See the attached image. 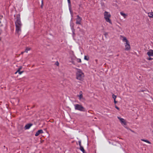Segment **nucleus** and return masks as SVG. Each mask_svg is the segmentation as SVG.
Segmentation results:
<instances>
[{"label": "nucleus", "mask_w": 153, "mask_h": 153, "mask_svg": "<svg viewBox=\"0 0 153 153\" xmlns=\"http://www.w3.org/2000/svg\"><path fill=\"white\" fill-rule=\"evenodd\" d=\"M120 39L124 43L125 50L127 51H130L131 49L130 43L126 38L124 36H120Z\"/></svg>", "instance_id": "1"}, {"label": "nucleus", "mask_w": 153, "mask_h": 153, "mask_svg": "<svg viewBox=\"0 0 153 153\" xmlns=\"http://www.w3.org/2000/svg\"><path fill=\"white\" fill-rule=\"evenodd\" d=\"M16 27V32L18 34H19L20 32L21 31V27L22 24L20 21V17H18L16 20L15 22Z\"/></svg>", "instance_id": "2"}, {"label": "nucleus", "mask_w": 153, "mask_h": 153, "mask_svg": "<svg viewBox=\"0 0 153 153\" xmlns=\"http://www.w3.org/2000/svg\"><path fill=\"white\" fill-rule=\"evenodd\" d=\"M77 70L76 73V78L78 80L82 81L85 76L84 74L80 69H77Z\"/></svg>", "instance_id": "3"}, {"label": "nucleus", "mask_w": 153, "mask_h": 153, "mask_svg": "<svg viewBox=\"0 0 153 153\" xmlns=\"http://www.w3.org/2000/svg\"><path fill=\"white\" fill-rule=\"evenodd\" d=\"M104 18L106 21L108 22L110 24H112V22L110 18L111 17V15L107 11H105L104 13Z\"/></svg>", "instance_id": "4"}, {"label": "nucleus", "mask_w": 153, "mask_h": 153, "mask_svg": "<svg viewBox=\"0 0 153 153\" xmlns=\"http://www.w3.org/2000/svg\"><path fill=\"white\" fill-rule=\"evenodd\" d=\"M74 106L75 109L76 110L82 111H85V108L81 105L76 104L74 105Z\"/></svg>", "instance_id": "5"}, {"label": "nucleus", "mask_w": 153, "mask_h": 153, "mask_svg": "<svg viewBox=\"0 0 153 153\" xmlns=\"http://www.w3.org/2000/svg\"><path fill=\"white\" fill-rule=\"evenodd\" d=\"M79 100L80 101H84L85 100V98L84 97L83 95V93L82 91H80L79 95H77Z\"/></svg>", "instance_id": "6"}, {"label": "nucleus", "mask_w": 153, "mask_h": 153, "mask_svg": "<svg viewBox=\"0 0 153 153\" xmlns=\"http://www.w3.org/2000/svg\"><path fill=\"white\" fill-rule=\"evenodd\" d=\"M76 17L77 18L76 19V24L80 25L81 24L82 19L78 15H77Z\"/></svg>", "instance_id": "7"}, {"label": "nucleus", "mask_w": 153, "mask_h": 153, "mask_svg": "<svg viewBox=\"0 0 153 153\" xmlns=\"http://www.w3.org/2000/svg\"><path fill=\"white\" fill-rule=\"evenodd\" d=\"M117 118L119 119L122 125H126V122L124 119L121 118L119 117H117Z\"/></svg>", "instance_id": "8"}, {"label": "nucleus", "mask_w": 153, "mask_h": 153, "mask_svg": "<svg viewBox=\"0 0 153 153\" xmlns=\"http://www.w3.org/2000/svg\"><path fill=\"white\" fill-rule=\"evenodd\" d=\"M147 54L149 56H153V50H150L147 52Z\"/></svg>", "instance_id": "9"}, {"label": "nucleus", "mask_w": 153, "mask_h": 153, "mask_svg": "<svg viewBox=\"0 0 153 153\" xmlns=\"http://www.w3.org/2000/svg\"><path fill=\"white\" fill-rule=\"evenodd\" d=\"M43 133V130L42 129H40L35 134V136H38L40 134H42Z\"/></svg>", "instance_id": "10"}, {"label": "nucleus", "mask_w": 153, "mask_h": 153, "mask_svg": "<svg viewBox=\"0 0 153 153\" xmlns=\"http://www.w3.org/2000/svg\"><path fill=\"white\" fill-rule=\"evenodd\" d=\"M22 68V67L21 66L20 67L17 71L15 73V74H16L17 73H18L20 75L23 72V71H22L21 72H19V70H21Z\"/></svg>", "instance_id": "11"}, {"label": "nucleus", "mask_w": 153, "mask_h": 153, "mask_svg": "<svg viewBox=\"0 0 153 153\" xmlns=\"http://www.w3.org/2000/svg\"><path fill=\"white\" fill-rule=\"evenodd\" d=\"M148 16L150 18H153V12H151L148 13Z\"/></svg>", "instance_id": "12"}, {"label": "nucleus", "mask_w": 153, "mask_h": 153, "mask_svg": "<svg viewBox=\"0 0 153 153\" xmlns=\"http://www.w3.org/2000/svg\"><path fill=\"white\" fill-rule=\"evenodd\" d=\"M32 126L31 124H28L26 125L25 126V128L26 129H28Z\"/></svg>", "instance_id": "13"}, {"label": "nucleus", "mask_w": 153, "mask_h": 153, "mask_svg": "<svg viewBox=\"0 0 153 153\" xmlns=\"http://www.w3.org/2000/svg\"><path fill=\"white\" fill-rule=\"evenodd\" d=\"M120 14L124 18H126L127 16V14L125 13L122 12H120Z\"/></svg>", "instance_id": "14"}, {"label": "nucleus", "mask_w": 153, "mask_h": 153, "mask_svg": "<svg viewBox=\"0 0 153 153\" xmlns=\"http://www.w3.org/2000/svg\"><path fill=\"white\" fill-rule=\"evenodd\" d=\"M141 140L145 142L146 143H147L149 144H151V142L149 141V140H145L144 139H141Z\"/></svg>", "instance_id": "15"}, {"label": "nucleus", "mask_w": 153, "mask_h": 153, "mask_svg": "<svg viewBox=\"0 0 153 153\" xmlns=\"http://www.w3.org/2000/svg\"><path fill=\"white\" fill-rule=\"evenodd\" d=\"M31 50V48L30 47H27L25 51V52L27 53L28 51H30Z\"/></svg>", "instance_id": "16"}, {"label": "nucleus", "mask_w": 153, "mask_h": 153, "mask_svg": "<svg viewBox=\"0 0 153 153\" xmlns=\"http://www.w3.org/2000/svg\"><path fill=\"white\" fill-rule=\"evenodd\" d=\"M80 149L81 151H82L83 152V153L85 152V150H84V148L82 146H81L80 147Z\"/></svg>", "instance_id": "17"}, {"label": "nucleus", "mask_w": 153, "mask_h": 153, "mask_svg": "<svg viewBox=\"0 0 153 153\" xmlns=\"http://www.w3.org/2000/svg\"><path fill=\"white\" fill-rule=\"evenodd\" d=\"M76 60L78 62H81V60L79 58H76Z\"/></svg>", "instance_id": "18"}, {"label": "nucleus", "mask_w": 153, "mask_h": 153, "mask_svg": "<svg viewBox=\"0 0 153 153\" xmlns=\"http://www.w3.org/2000/svg\"><path fill=\"white\" fill-rule=\"evenodd\" d=\"M112 98H113L114 100H115L117 98V96L114 95V94H113L112 95Z\"/></svg>", "instance_id": "19"}, {"label": "nucleus", "mask_w": 153, "mask_h": 153, "mask_svg": "<svg viewBox=\"0 0 153 153\" xmlns=\"http://www.w3.org/2000/svg\"><path fill=\"white\" fill-rule=\"evenodd\" d=\"M71 62L73 64L75 65V62L72 58L71 59Z\"/></svg>", "instance_id": "20"}, {"label": "nucleus", "mask_w": 153, "mask_h": 153, "mask_svg": "<svg viewBox=\"0 0 153 153\" xmlns=\"http://www.w3.org/2000/svg\"><path fill=\"white\" fill-rule=\"evenodd\" d=\"M84 59H85V60H88V59H88V58H87V56H84Z\"/></svg>", "instance_id": "21"}, {"label": "nucleus", "mask_w": 153, "mask_h": 153, "mask_svg": "<svg viewBox=\"0 0 153 153\" xmlns=\"http://www.w3.org/2000/svg\"><path fill=\"white\" fill-rule=\"evenodd\" d=\"M79 145L80 146V147H81V146H81V141H79Z\"/></svg>", "instance_id": "22"}, {"label": "nucleus", "mask_w": 153, "mask_h": 153, "mask_svg": "<svg viewBox=\"0 0 153 153\" xmlns=\"http://www.w3.org/2000/svg\"><path fill=\"white\" fill-rule=\"evenodd\" d=\"M43 1L42 0V5H41V8L42 7H43Z\"/></svg>", "instance_id": "23"}, {"label": "nucleus", "mask_w": 153, "mask_h": 153, "mask_svg": "<svg viewBox=\"0 0 153 153\" xmlns=\"http://www.w3.org/2000/svg\"><path fill=\"white\" fill-rule=\"evenodd\" d=\"M115 108H116V109H117V110H120L119 108L118 107H117V106H115Z\"/></svg>", "instance_id": "24"}, {"label": "nucleus", "mask_w": 153, "mask_h": 153, "mask_svg": "<svg viewBox=\"0 0 153 153\" xmlns=\"http://www.w3.org/2000/svg\"><path fill=\"white\" fill-rule=\"evenodd\" d=\"M68 0V3H69V4H71L70 0Z\"/></svg>", "instance_id": "25"}, {"label": "nucleus", "mask_w": 153, "mask_h": 153, "mask_svg": "<svg viewBox=\"0 0 153 153\" xmlns=\"http://www.w3.org/2000/svg\"><path fill=\"white\" fill-rule=\"evenodd\" d=\"M114 102L115 103H116L117 102L115 100H114Z\"/></svg>", "instance_id": "26"}, {"label": "nucleus", "mask_w": 153, "mask_h": 153, "mask_svg": "<svg viewBox=\"0 0 153 153\" xmlns=\"http://www.w3.org/2000/svg\"><path fill=\"white\" fill-rule=\"evenodd\" d=\"M152 59V58H148V60H151Z\"/></svg>", "instance_id": "27"}, {"label": "nucleus", "mask_w": 153, "mask_h": 153, "mask_svg": "<svg viewBox=\"0 0 153 153\" xmlns=\"http://www.w3.org/2000/svg\"><path fill=\"white\" fill-rule=\"evenodd\" d=\"M23 53H24V52H22L21 53V54H23Z\"/></svg>", "instance_id": "28"}, {"label": "nucleus", "mask_w": 153, "mask_h": 153, "mask_svg": "<svg viewBox=\"0 0 153 153\" xmlns=\"http://www.w3.org/2000/svg\"><path fill=\"white\" fill-rule=\"evenodd\" d=\"M83 153H86V152H83Z\"/></svg>", "instance_id": "29"}, {"label": "nucleus", "mask_w": 153, "mask_h": 153, "mask_svg": "<svg viewBox=\"0 0 153 153\" xmlns=\"http://www.w3.org/2000/svg\"><path fill=\"white\" fill-rule=\"evenodd\" d=\"M1 23V22L0 21V23Z\"/></svg>", "instance_id": "30"}, {"label": "nucleus", "mask_w": 153, "mask_h": 153, "mask_svg": "<svg viewBox=\"0 0 153 153\" xmlns=\"http://www.w3.org/2000/svg\"><path fill=\"white\" fill-rule=\"evenodd\" d=\"M152 132H153V131H152Z\"/></svg>", "instance_id": "31"}]
</instances>
